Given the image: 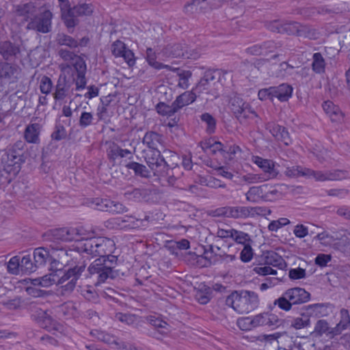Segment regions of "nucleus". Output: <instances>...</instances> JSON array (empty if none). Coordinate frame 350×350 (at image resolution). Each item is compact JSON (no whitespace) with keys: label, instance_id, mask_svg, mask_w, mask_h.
<instances>
[{"label":"nucleus","instance_id":"nucleus-1","mask_svg":"<svg viewBox=\"0 0 350 350\" xmlns=\"http://www.w3.org/2000/svg\"><path fill=\"white\" fill-rule=\"evenodd\" d=\"M15 12L19 16L26 18V29L38 33H48L52 31L53 14L46 5L38 8L35 3L29 1L17 5Z\"/></svg>","mask_w":350,"mask_h":350},{"label":"nucleus","instance_id":"nucleus-2","mask_svg":"<svg viewBox=\"0 0 350 350\" xmlns=\"http://www.w3.org/2000/svg\"><path fill=\"white\" fill-rule=\"evenodd\" d=\"M144 159L154 176L164 178L170 185H174L177 180L179 167L170 166L165 160L159 150L144 151Z\"/></svg>","mask_w":350,"mask_h":350},{"label":"nucleus","instance_id":"nucleus-3","mask_svg":"<svg viewBox=\"0 0 350 350\" xmlns=\"http://www.w3.org/2000/svg\"><path fill=\"white\" fill-rule=\"evenodd\" d=\"M82 235L81 230L77 228H59L50 229L45 232L43 235V241L47 243V245L52 250L59 251L63 256L70 255L69 252L72 250H66L62 246V243L70 242L72 241L79 243Z\"/></svg>","mask_w":350,"mask_h":350},{"label":"nucleus","instance_id":"nucleus-4","mask_svg":"<svg viewBox=\"0 0 350 350\" xmlns=\"http://www.w3.org/2000/svg\"><path fill=\"white\" fill-rule=\"evenodd\" d=\"M114 245L113 241L108 238L100 237L86 239L81 236L74 250L79 253L85 252L93 257L98 256L109 260V256H115L111 254Z\"/></svg>","mask_w":350,"mask_h":350},{"label":"nucleus","instance_id":"nucleus-5","mask_svg":"<svg viewBox=\"0 0 350 350\" xmlns=\"http://www.w3.org/2000/svg\"><path fill=\"white\" fill-rule=\"evenodd\" d=\"M49 262L50 265L49 270L51 271V273L57 275L56 277L58 278V284H62L68 281L66 284L62 286L63 290L66 292H71L74 290L77 284V281L85 269V265L83 263L68 268V269H64L62 263L55 259L53 256H51V260H49Z\"/></svg>","mask_w":350,"mask_h":350},{"label":"nucleus","instance_id":"nucleus-6","mask_svg":"<svg viewBox=\"0 0 350 350\" xmlns=\"http://www.w3.org/2000/svg\"><path fill=\"white\" fill-rule=\"evenodd\" d=\"M256 293L251 291H234L226 299V304L240 314L249 313L258 306Z\"/></svg>","mask_w":350,"mask_h":350},{"label":"nucleus","instance_id":"nucleus-7","mask_svg":"<svg viewBox=\"0 0 350 350\" xmlns=\"http://www.w3.org/2000/svg\"><path fill=\"white\" fill-rule=\"evenodd\" d=\"M117 265V256H109V260L97 258L90 265L88 271L90 275H97L96 284H98L108 278L114 279L118 276V271L115 269Z\"/></svg>","mask_w":350,"mask_h":350},{"label":"nucleus","instance_id":"nucleus-8","mask_svg":"<svg viewBox=\"0 0 350 350\" xmlns=\"http://www.w3.org/2000/svg\"><path fill=\"white\" fill-rule=\"evenodd\" d=\"M310 299V293L304 288L294 287L288 288L282 296L273 302L280 309L284 311L291 310L294 306L308 302Z\"/></svg>","mask_w":350,"mask_h":350},{"label":"nucleus","instance_id":"nucleus-9","mask_svg":"<svg viewBox=\"0 0 350 350\" xmlns=\"http://www.w3.org/2000/svg\"><path fill=\"white\" fill-rule=\"evenodd\" d=\"M27 310L31 319L42 329L49 332L58 331L62 327L51 316L50 311L42 309L40 304L30 303L28 305Z\"/></svg>","mask_w":350,"mask_h":350},{"label":"nucleus","instance_id":"nucleus-10","mask_svg":"<svg viewBox=\"0 0 350 350\" xmlns=\"http://www.w3.org/2000/svg\"><path fill=\"white\" fill-rule=\"evenodd\" d=\"M83 204L95 210L109 212L111 214H122L127 211L126 207L122 203L113 201L107 198H86Z\"/></svg>","mask_w":350,"mask_h":350},{"label":"nucleus","instance_id":"nucleus-11","mask_svg":"<svg viewBox=\"0 0 350 350\" xmlns=\"http://www.w3.org/2000/svg\"><path fill=\"white\" fill-rule=\"evenodd\" d=\"M250 206H223L213 211L215 217H224L233 219H246L251 217Z\"/></svg>","mask_w":350,"mask_h":350},{"label":"nucleus","instance_id":"nucleus-12","mask_svg":"<svg viewBox=\"0 0 350 350\" xmlns=\"http://www.w3.org/2000/svg\"><path fill=\"white\" fill-rule=\"evenodd\" d=\"M307 173L306 177H312L317 181L337 180H342L347 176V172L342 170L327 171H314L307 168L305 170Z\"/></svg>","mask_w":350,"mask_h":350},{"label":"nucleus","instance_id":"nucleus-13","mask_svg":"<svg viewBox=\"0 0 350 350\" xmlns=\"http://www.w3.org/2000/svg\"><path fill=\"white\" fill-rule=\"evenodd\" d=\"M219 76L218 71H211V70L205 71L200 81L193 88L194 92L199 96L204 92L208 91L211 87V83L215 84V79H219Z\"/></svg>","mask_w":350,"mask_h":350},{"label":"nucleus","instance_id":"nucleus-14","mask_svg":"<svg viewBox=\"0 0 350 350\" xmlns=\"http://www.w3.org/2000/svg\"><path fill=\"white\" fill-rule=\"evenodd\" d=\"M335 329V326L331 327L326 320L320 319L315 323L314 331L312 332V334L314 337H321L325 336L327 339L332 340L339 336L337 330Z\"/></svg>","mask_w":350,"mask_h":350},{"label":"nucleus","instance_id":"nucleus-15","mask_svg":"<svg viewBox=\"0 0 350 350\" xmlns=\"http://www.w3.org/2000/svg\"><path fill=\"white\" fill-rule=\"evenodd\" d=\"M74 83L75 79H68L64 74L60 75L55 85V92L53 94L54 99L55 100H64L68 96Z\"/></svg>","mask_w":350,"mask_h":350},{"label":"nucleus","instance_id":"nucleus-16","mask_svg":"<svg viewBox=\"0 0 350 350\" xmlns=\"http://www.w3.org/2000/svg\"><path fill=\"white\" fill-rule=\"evenodd\" d=\"M332 306L329 303L314 304L304 306L301 308V314L310 317H323L329 314L328 308Z\"/></svg>","mask_w":350,"mask_h":350},{"label":"nucleus","instance_id":"nucleus-17","mask_svg":"<svg viewBox=\"0 0 350 350\" xmlns=\"http://www.w3.org/2000/svg\"><path fill=\"white\" fill-rule=\"evenodd\" d=\"M21 53L20 45L10 40L0 42V55L5 61L18 58Z\"/></svg>","mask_w":350,"mask_h":350},{"label":"nucleus","instance_id":"nucleus-18","mask_svg":"<svg viewBox=\"0 0 350 350\" xmlns=\"http://www.w3.org/2000/svg\"><path fill=\"white\" fill-rule=\"evenodd\" d=\"M254 320L256 327L258 326L278 327L281 324V320L278 316L269 312L258 314L254 317Z\"/></svg>","mask_w":350,"mask_h":350},{"label":"nucleus","instance_id":"nucleus-19","mask_svg":"<svg viewBox=\"0 0 350 350\" xmlns=\"http://www.w3.org/2000/svg\"><path fill=\"white\" fill-rule=\"evenodd\" d=\"M261 261H263L265 265H272L282 270H284L287 267V263L283 258L274 251H266L263 252L260 257Z\"/></svg>","mask_w":350,"mask_h":350},{"label":"nucleus","instance_id":"nucleus-20","mask_svg":"<svg viewBox=\"0 0 350 350\" xmlns=\"http://www.w3.org/2000/svg\"><path fill=\"white\" fill-rule=\"evenodd\" d=\"M6 155L8 166H13L14 170L18 172L21 169V165L25 162L26 157L24 153L11 146L8 148Z\"/></svg>","mask_w":350,"mask_h":350},{"label":"nucleus","instance_id":"nucleus-21","mask_svg":"<svg viewBox=\"0 0 350 350\" xmlns=\"http://www.w3.org/2000/svg\"><path fill=\"white\" fill-rule=\"evenodd\" d=\"M107 155L110 162L113 163V164L118 157H129V159L133 157L132 153L129 150L122 148L115 142H112L109 144L108 148L107 149Z\"/></svg>","mask_w":350,"mask_h":350},{"label":"nucleus","instance_id":"nucleus-22","mask_svg":"<svg viewBox=\"0 0 350 350\" xmlns=\"http://www.w3.org/2000/svg\"><path fill=\"white\" fill-rule=\"evenodd\" d=\"M51 254L47 247H40L34 249L33 259L38 268H42L51 260Z\"/></svg>","mask_w":350,"mask_h":350},{"label":"nucleus","instance_id":"nucleus-23","mask_svg":"<svg viewBox=\"0 0 350 350\" xmlns=\"http://www.w3.org/2000/svg\"><path fill=\"white\" fill-rule=\"evenodd\" d=\"M322 107L332 122H340L342 120V112L339 107L334 105L332 101L329 100L324 101Z\"/></svg>","mask_w":350,"mask_h":350},{"label":"nucleus","instance_id":"nucleus-24","mask_svg":"<svg viewBox=\"0 0 350 350\" xmlns=\"http://www.w3.org/2000/svg\"><path fill=\"white\" fill-rule=\"evenodd\" d=\"M254 163L267 174V178H275L279 174L271 160L256 157Z\"/></svg>","mask_w":350,"mask_h":350},{"label":"nucleus","instance_id":"nucleus-25","mask_svg":"<svg viewBox=\"0 0 350 350\" xmlns=\"http://www.w3.org/2000/svg\"><path fill=\"white\" fill-rule=\"evenodd\" d=\"M274 98L280 102H286L292 96L293 88L288 83H282L278 86H273Z\"/></svg>","mask_w":350,"mask_h":350},{"label":"nucleus","instance_id":"nucleus-26","mask_svg":"<svg viewBox=\"0 0 350 350\" xmlns=\"http://www.w3.org/2000/svg\"><path fill=\"white\" fill-rule=\"evenodd\" d=\"M236 118L241 122L243 123L247 120H253L258 117L256 111L252 108L251 105L245 102V105L240 106L239 109L234 113Z\"/></svg>","mask_w":350,"mask_h":350},{"label":"nucleus","instance_id":"nucleus-27","mask_svg":"<svg viewBox=\"0 0 350 350\" xmlns=\"http://www.w3.org/2000/svg\"><path fill=\"white\" fill-rule=\"evenodd\" d=\"M142 142L144 144H146L148 150H159L158 146H163V136L154 131L147 132Z\"/></svg>","mask_w":350,"mask_h":350},{"label":"nucleus","instance_id":"nucleus-28","mask_svg":"<svg viewBox=\"0 0 350 350\" xmlns=\"http://www.w3.org/2000/svg\"><path fill=\"white\" fill-rule=\"evenodd\" d=\"M197 96H198V95L196 94L194 90L192 89L191 91L185 92L184 93L177 96L173 103L177 111H178L183 107L193 103L196 100Z\"/></svg>","mask_w":350,"mask_h":350},{"label":"nucleus","instance_id":"nucleus-29","mask_svg":"<svg viewBox=\"0 0 350 350\" xmlns=\"http://www.w3.org/2000/svg\"><path fill=\"white\" fill-rule=\"evenodd\" d=\"M17 72V66L7 61H0V80L1 81H10Z\"/></svg>","mask_w":350,"mask_h":350},{"label":"nucleus","instance_id":"nucleus-30","mask_svg":"<svg viewBox=\"0 0 350 350\" xmlns=\"http://www.w3.org/2000/svg\"><path fill=\"white\" fill-rule=\"evenodd\" d=\"M40 133V125L37 123L31 124L25 128L24 137L28 143L38 144Z\"/></svg>","mask_w":350,"mask_h":350},{"label":"nucleus","instance_id":"nucleus-31","mask_svg":"<svg viewBox=\"0 0 350 350\" xmlns=\"http://www.w3.org/2000/svg\"><path fill=\"white\" fill-rule=\"evenodd\" d=\"M125 167L133 171L135 176L141 178H148L151 176L150 171L146 167V165L135 162L131 161L125 164Z\"/></svg>","mask_w":350,"mask_h":350},{"label":"nucleus","instance_id":"nucleus-32","mask_svg":"<svg viewBox=\"0 0 350 350\" xmlns=\"http://www.w3.org/2000/svg\"><path fill=\"white\" fill-rule=\"evenodd\" d=\"M60 12L62 20L68 28V32L72 33V31L70 29L79 23V20L75 18L77 16L73 13V10H71V8Z\"/></svg>","mask_w":350,"mask_h":350},{"label":"nucleus","instance_id":"nucleus-33","mask_svg":"<svg viewBox=\"0 0 350 350\" xmlns=\"http://www.w3.org/2000/svg\"><path fill=\"white\" fill-rule=\"evenodd\" d=\"M264 184L260 186H254L249 189L245 193L246 200L251 202L264 201Z\"/></svg>","mask_w":350,"mask_h":350},{"label":"nucleus","instance_id":"nucleus-34","mask_svg":"<svg viewBox=\"0 0 350 350\" xmlns=\"http://www.w3.org/2000/svg\"><path fill=\"white\" fill-rule=\"evenodd\" d=\"M335 327L339 336L343 331L350 327V314L347 309L342 308L340 310V321Z\"/></svg>","mask_w":350,"mask_h":350},{"label":"nucleus","instance_id":"nucleus-35","mask_svg":"<svg viewBox=\"0 0 350 350\" xmlns=\"http://www.w3.org/2000/svg\"><path fill=\"white\" fill-rule=\"evenodd\" d=\"M264 201L273 202L282 198V192L277 186L264 184Z\"/></svg>","mask_w":350,"mask_h":350},{"label":"nucleus","instance_id":"nucleus-36","mask_svg":"<svg viewBox=\"0 0 350 350\" xmlns=\"http://www.w3.org/2000/svg\"><path fill=\"white\" fill-rule=\"evenodd\" d=\"M146 59L148 64L157 70H161L163 68H165L167 70H172L171 66L157 62L156 53L151 48H148L146 49Z\"/></svg>","mask_w":350,"mask_h":350},{"label":"nucleus","instance_id":"nucleus-37","mask_svg":"<svg viewBox=\"0 0 350 350\" xmlns=\"http://www.w3.org/2000/svg\"><path fill=\"white\" fill-rule=\"evenodd\" d=\"M38 267L31 255H25L21 259V270L25 274H30L37 271Z\"/></svg>","mask_w":350,"mask_h":350},{"label":"nucleus","instance_id":"nucleus-38","mask_svg":"<svg viewBox=\"0 0 350 350\" xmlns=\"http://www.w3.org/2000/svg\"><path fill=\"white\" fill-rule=\"evenodd\" d=\"M171 71L176 72L177 75L179 78L178 86L183 88L187 89L189 87V79L192 76V72L190 70H180V68H175L172 67Z\"/></svg>","mask_w":350,"mask_h":350},{"label":"nucleus","instance_id":"nucleus-39","mask_svg":"<svg viewBox=\"0 0 350 350\" xmlns=\"http://www.w3.org/2000/svg\"><path fill=\"white\" fill-rule=\"evenodd\" d=\"M325 62L321 53H315L312 56V70L317 74H322L325 71Z\"/></svg>","mask_w":350,"mask_h":350},{"label":"nucleus","instance_id":"nucleus-40","mask_svg":"<svg viewBox=\"0 0 350 350\" xmlns=\"http://www.w3.org/2000/svg\"><path fill=\"white\" fill-rule=\"evenodd\" d=\"M301 24L295 21H283L282 28L280 33H287L288 35H296L299 36Z\"/></svg>","mask_w":350,"mask_h":350},{"label":"nucleus","instance_id":"nucleus-41","mask_svg":"<svg viewBox=\"0 0 350 350\" xmlns=\"http://www.w3.org/2000/svg\"><path fill=\"white\" fill-rule=\"evenodd\" d=\"M76 307L72 302H66L58 307V313L65 319H70L76 314Z\"/></svg>","mask_w":350,"mask_h":350},{"label":"nucleus","instance_id":"nucleus-42","mask_svg":"<svg viewBox=\"0 0 350 350\" xmlns=\"http://www.w3.org/2000/svg\"><path fill=\"white\" fill-rule=\"evenodd\" d=\"M146 320L154 329L169 331V324L159 317L150 315L146 317Z\"/></svg>","mask_w":350,"mask_h":350},{"label":"nucleus","instance_id":"nucleus-43","mask_svg":"<svg viewBox=\"0 0 350 350\" xmlns=\"http://www.w3.org/2000/svg\"><path fill=\"white\" fill-rule=\"evenodd\" d=\"M156 109L159 114L168 117L174 116L178 111L174 103L169 105L163 102H159L156 105Z\"/></svg>","mask_w":350,"mask_h":350},{"label":"nucleus","instance_id":"nucleus-44","mask_svg":"<svg viewBox=\"0 0 350 350\" xmlns=\"http://www.w3.org/2000/svg\"><path fill=\"white\" fill-rule=\"evenodd\" d=\"M7 271L12 275H18L21 270V258L18 256H14L8 262H5Z\"/></svg>","mask_w":350,"mask_h":350},{"label":"nucleus","instance_id":"nucleus-45","mask_svg":"<svg viewBox=\"0 0 350 350\" xmlns=\"http://www.w3.org/2000/svg\"><path fill=\"white\" fill-rule=\"evenodd\" d=\"M56 41L58 44L64 45L70 49H75L79 46L77 40L65 33H58L57 35Z\"/></svg>","mask_w":350,"mask_h":350},{"label":"nucleus","instance_id":"nucleus-46","mask_svg":"<svg viewBox=\"0 0 350 350\" xmlns=\"http://www.w3.org/2000/svg\"><path fill=\"white\" fill-rule=\"evenodd\" d=\"M202 258L206 260L210 264H215L219 260V258H221V254L216 252L213 245H208V249H204V253L202 255Z\"/></svg>","mask_w":350,"mask_h":350},{"label":"nucleus","instance_id":"nucleus-47","mask_svg":"<svg viewBox=\"0 0 350 350\" xmlns=\"http://www.w3.org/2000/svg\"><path fill=\"white\" fill-rule=\"evenodd\" d=\"M212 289L204 285L196 294V298L201 304H206L211 298Z\"/></svg>","mask_w":350,"mask_h":350},{"label":"nucleus","instance_id":"nucleus-48","mask_svg":"<svg viewBox=\"0 0 350 350\" xmlns=\"http://www.w3.org/2000/svg\"><path fill=\"white\" fill-rule=\"evenodd\" d=\"M200 120L206 124V131L208 134H213L215 132L217 122L211 114L206 112L204 113L200 116Z\"/></svg>","mask_w":350,"mask_h":350},{"label":"nucleus","instance_id":"nucleus-49","mask_svg":"<svg viewBox=\"0 0 350 350\" xmlns=\"http://www.w3.org/2000/svg\"><path fill=\"white\" fill-rule=\"evenodd\" d=\"M299 36L317 40L319 37V32L316 29L301 24Z\"/></svg>","mask_w":350,"mask_h":350},{"label":"nucleus","instance_id":"nucleus-50","mask_svg":"<svg viewBox=\"0 0 350 350\" xmlns=\"http://www.w3.org/2000/svg\"><path fill=\"white\" fill-rule=\"evenodd\" d=\"M73 10V13L77 16H89L93 12V8L92 4L82 3L71 8Z\"/></svg>","mask_w":350,"mask_h":350},{"label":"nucleus","instance_id":"nucleus-51","mask_svg":"<svg viewBox=\"0 0 350 350\" xmlns=\"http://www.w3.org/2000/svg\"><path fill=\"white\" fill-rule=\"evenodd\" d=\"M307 167H304L300 165H294L291 167H286V170L284 172L286 176L291 178H296L299 176H306Z\"/></svg>","mask_w":350,"mask_h":350},{"label":"nucleus","instance_id":"nucleus-52","mask_svg":"<svg viewBox=\"0 0 350 350\" xmlns=\"http://www.w3.org/2000/svg\"><path fill=\"white\" fill-rule=\"evenodd\" d=\"M138 316L131 313L117 312L115 319L126 325H133L138 319Z\"/></svg>","mask_w":350,"mask_h":350},{"label":"nucleus","instance_id":"nucleus-53","mask_svg":"<svg viewBox=\"0 0 350 350\" xmlns=\"http://www.w3.org/2000/svg\"><path fill=\"white\" fill-rule=\"evenodd\" d=\"M254 317H242L237 319V326L243 331H249L256 327Z\"/></svg>","mask_w":350,"mask_h":350},{"label":"nucleus","instance_id":"nucleus-54","mask_svg":"<svg viewBox=\"0 0 350 350\" xmlns=\"http://www.w3.org/2000/svg\"><path fill=\"white\" fill-rule=\"evenodd\" d=\"M232 239L237 243L243 244H250L252 242L250 235L242 231H239L234 229L233 233Z\"/></svg>","mask_w":350,"mask_h":350},{"label":"nucleus","instance_id":"nucleus-55","mask_svg":"<svg viewBox=\"0 0 350 350\" xmlns=\"http://www.w3.org/2000/svg\"><path fill=\"white\" fill-rule=\"evenodd\" d=\"M94 332H92V334H93L94 336H96V337L97 338L98 340H99L105 343L109 344V345L118 343L116 342V338L107 333H105L103 332H100L98 330H94Z\"/></svg>","mask_w":350,"mask_h":350},{"label":"nucleus","instance_id":"nucleus-56","mask_svg":"<svg viewBox=\"0 0 350 350\" xmlns=\"http://www.w3.org/2000/svg\"><path fill=\"white\" fill-rule=\"evenodd\" d=\"M171 53L175 57H185L187 51V46L180 43H175L170 46Z\"/></svg>","mask_w":350,"mask_h":350},{"label":"nucleus","instance_id":"nucleus-57","mask_svg":"<svg viewBox=\"0 0 350 350\" xmlns=\"http://www.w3.org/2000/svg\"><path fill=\"white\" fill-rule=\"evenodd\" d=\"M94 117L92 113L83 111L79 120V125L81 129H85L92 124Z\"/></svg>","mask_w":350,"mask_h":350},{"label":"nucleus","instance_id":"nucleus-58","mask_svg":"<svg viewBox=\"0 0 350 350\" xmlns=\"http://www.w3.org/2000/svg\"><path fill=\"white\" fill-rule=\"evenodd\" d=\"M288 224H290V220L288 219L282 217L278 220H273L271 221L268 226V229L269 231L276 232L278 229L286 226Z\"/></svg>","mask_w":350,"mask_h":350},{"label":"nucleus","instance_id":"nucleus-59","mask_svg":"<svg viewBox=\"0 0 350 350\" xmlns=\"http://www.w3.org/2000/svg\"><path fill=\"white\" fill-rule=\"evenodd\" d=\"M261 44L263 55H267L269 53L273 52L275 49L282 46V43L280 42H275L273 40H267L263 42Z\"/></svg>","mask_w":350,"mask_h":350},{"label":"nucleus","instance_id":"nucleus-60","mask_svg":"<svg viewBox=\"0 0 350 350\" xmlns=\"http://www.w3.org/2000/svg\"><path fill=\"white\" fill-rule=\"evenodd\" d=\"M67 133L66 129L63 125L57 124L55 127V131L51 134V138L55 141H60L66 137Z\"/></svg>","mask_w":350,"mask_h":350},{"label":"nucleus","instance_id":"nucleus-61","mask_svg":"<svg viewBox=\"0 0 350 350\" xmlns=\"http://www.w3.org/2000/svg\"><path fill=\"white\" fill-rule=\"evenodd\" d=\"M303 318H296L292 321L291 325L297 329L308 327L310 323V317L307 314L302 315Z\"/></svg>","mask_w":350,"mask_h":350},{"label":"nucleus","instance_id":"nucleus-62","mask_svg":"<svg viewBox=\"0 0 350 350\" xmlns=\"http://www.w3.org/2000/svg\"><path fill=\"white\" fill-rule=\"evenodd\" d=\"M126 48V46L123 42L117 40L111 44V53L115 57H120Z\"/></svg>","mask_w":350,"mask_h":350},{"label":"nucleus","instance_id":"nucleus-63","mask_svg":"<svg viewBox=\"0 0 350 350\" xmlns=\"http://www.w3.org/2000/svg\"><path fill=\"white\" fill-rule=\"evenodd\" d=\"M52 87L53 83L51 79L47 76L42 77L40 84L41 92L44 94H49L51 92Z\"/></svg>","mask_w":350,"mask_h":350},{"label":"nucleus","instance_id":"nucleus-64","mask_svg":"<svg viewBox=\"0 0 350 350\" xmlns=\"http://www.w3.org/2000/svg\"><path fill=\"white\" fill-rule=\"evenodd\" d=\"M253 250L250 244H245L240 254V259L244 262H250L253 257Z\"/></svg>","mask_w":350,"mask_h":350}]
</instances>
